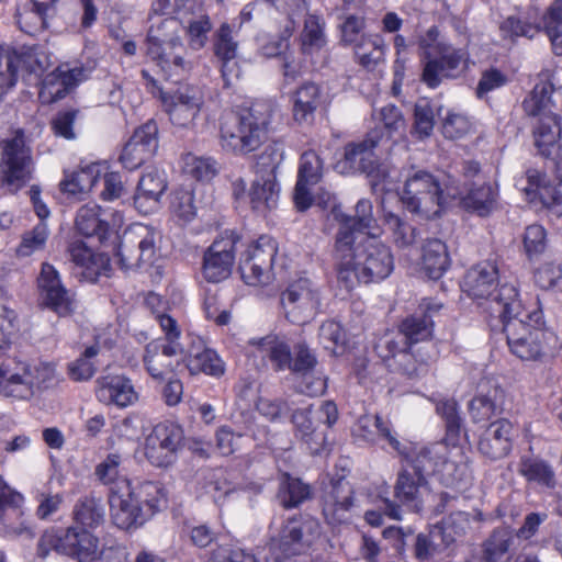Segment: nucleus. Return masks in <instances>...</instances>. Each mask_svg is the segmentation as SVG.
<instances>
[{"label":"nucleus","instance_id":"nucleus-63","mask_svg":"<svg viewBox=\"0 0 562 562\" xmlns=\"http://www.w3.org/2000/svg\"><path fill=\"white\" fill-rule=\"evenodd\" d=\"M48 237L47 226L43 223L37 224L32 231L26 232L16 249L18 256L27 257L34 251L44 247Z\"/></svg>","mask_w":562,"mask_h":562},{"label":"nucleus","instance_id":"nucleus-3","mask_svg":"<svg viewBox=\"0 0 562 562\" xmlns=\"http://www.w3.org/2000/svg\"><path fill=\"white\" fill-rule=\"evenodd\" d=\"M488 307L513 355L522 361H538L543 357V331L537 326L541 314L525 308L516 285L504 286Z\"/></svg>","mask_w":562,"mask_h":562},{"label":"nucleus","instance_id":"nucleus-36","mask_svg":"<svg viewBox=\"0 0 562 562\" xmlns=\"http://www.w3.org/2000/svg\"><path fill=\"white\" fill-rule=\"evenodd\" d=\"M249 198L252 210L260 214L274 209L279 201V187L276 179L257 176L249 191Z\"/></svg>","mask_w":562,"mask_h":562},{"label":"nucleus","instance_id":"nucleus-61","mask_svg":"<svg viewBox=\"0 0 562 562\" xmlns=\"http://www.w3.org/2000/svg\"><path fill=\"white\" fill-rule=\"evenodd\" d=\"M322 176L323 161L318 155L313 150L303 153L301 156L297 179L308 182L310 184H316L322 179Z\"/></svg>","mask_w":562,"mask_h":562},{"label":"nucleus","instance_id":"nucleus-59","mask_svg":"<svg viewBox=\"0 0 562 562\" xmlns=\"http://www.w3.org/2000/svg\"><path fill=\"white\" fill-rule=\"evenodd\" d=\"M121 462V454L110 453L95 467L94 475L102 484L114 487L121 480H127L120 474Z\"/></svg>","mask_w":562,"mask_h":562},{"label":"nucleus","instance_id":"nucleus-29","mask_svg":"<svg viewBox=\"0 0 562 562\" xmlns=\"http://www.w3.org/2000/svg\"><path fill=\"white\" fill-rule=\"evenodd\" d=\"M61 553L78 562L93 560L99 551V539L86 529L68 527L63 532Z\"/></svg>","mask_w":562,"mask_h":562},{"label":"nucleus","instance_id":"nucleus-11","mask_svg":"<svg viewBox=\"0 0 562 562\" xmlns=\"http://www.w3.org/2000/svg\"><path fill=\"white\" fill-rule=\"evenodd\" d=\"M437 57L426 61L422 80L429 88H437L445 79H456L464 71L468 53L447 43H438Z\"/></svg>","mask_w":562,"mask_h":562},{"label":"nucleus","instance_id":"nucleus-6","mask_svg":"<svg viewBox=\"0 0 562 562\" xmlns=\"http://www.w3.org/2000/svg\"><path fill=\"white\" fill-rule=\"evenodd\" d=\"M454 198V192L445 191L439 181L424 170H418L406 179L401 196L411 213L426 218L439 215L441 209Z\"/></svg>","mask_w":562,"mask_h":562},{"label":"nucleus","instance_id":"nucleus-16","mask_svg":"<svg viewBox=\"0 0 562 562\" xmlns=\"http://www.w3.org/2000/svg\"><path fill=\"white\" fill-rule=\"evenodd\" d=\"M498 280V270L493 262H481L472 267L465 274L463 281L464 292L474 300H483L481 304L483 311L492 318V312L488 304L496 297L499 291L512 283H503L496 288Z\"/></svg>","mask_w":562,"mask_h":562},{"label":"nucleus","instance_id":"nucleus-58","mask_svg":"<svg viewBox=\"0 0 562 562\" xmlns=\"http://www.w3.org/2000/svg\"><path fill=\"white\" fill-rule=\"evenodd\" d=\"M499 31L503 38L514 41L519 36L532 38L540 32V27L536 23L524 21L520 18L508 16L501 23Z\"/></svg>","mask_w":562,"mask_h":562},{"label":"nucleus","instance_id":"nucleus-19","mask_svg":"<svg viewBox=\"0 0 562 562\" xmlns=\"http://www.w3.org/2000/svg\"><path fill=\"white\" fill-rule=\"evenodd\" d=\"M158 149V126L148 121L135 130L125 144L120 160L126 169L134 170L150 159Z\"/></svg>","mask_w":562,"mask_h":562},{"label":"nucleus","instance_id":"nucleus-27","mask_svg":"<svg viewBox=\"0 0 562 562\" xmlns=\"http://www.w3.org/2000/svg\"><path fill=\"white\" fill-rule=\"evenodd\" d=\"M167 186L164 171L151 169L144 173L134 194L136 210L144 215L155 212L159 206L160 198L167 190Z\"/></svg>","mask_w":562,"mask_h":562},{"label":"nucleus","instance_id":"nucleus-56","mask_svg":"<svg viewBox=\"0 0 562 562\" xmlns=\"http://www.w3.org/2000/svg\"><path fill=\"white\" fill-rule=\"evenodd\" d=\"M21 57L15 53L0 49V100L14 87Z\"/></svg>","mask_w":562,"mask_h":562},{"label":"nucleus","instance_id":"nucleus-53","mask_svg":"<svg viewBox=\"0 0 562 562\" xmlns=\"http://www.w3.org/2000/svg\"><path fill=\"white\" fill-rule=\"evenodd\" d=\"M352 505V488L347 481H337L331 484L325 496V513L337 514L348 510Z\"/></svg>","mask_w":562,"mask_h":562},{"label":"nucleus","instance_id":"nucleus-7","mask_svg":"<svg viewBox=\"0 0 562 562\" xmlns=\"http://www.w3.org/2000/svg\"><path fill=\"white\" fill-rule=\"evenodd\" d=\"M156 319L165 333V338L153 340L146 346L144 363L153 379L162 381L179 364L183 348L178 341L181 333L176 319L164 313H157Z\"/></svg>","mask_w":562,"mask_h":562},{"label":"nucleus","instance_id":"nucleus-25","mask_svg":"<svg viewBox=\"0 0 562 562\" xmlns=\"http://www.w3.org/2000/svg\"><path fill=\"white\" fill-rule=\"evenodd\" d=\"M83 79V68L61 65L44 78L40 98L45 103L58 101Z\"/></svg>","mask_w":562,"mask_h":562},{"label":"nucleus","instance_id":"nucleus-8","mask_svg":"<svg viewBox=\"0 0 562 562\" xmlns=\"http://www.w3.org/2000/svg\"><path fill=\"white\" fill-rule=\"evenodd\" d=\"M157 252L155 233L145 225H133L120 237L115 257L121 269L136 270L153 263Z\"/></svg>","mask_w":562,"mask_h":562},{"label":"nucleus","instance_id":"nucleus-40","mask_svg":"<svg viewBox=\"0 0 562 562\" xmlns=\"http://www.w3.org/2000/svg\"><path fill=\"white\" fill-rule=\"evenodd\" d=\"M52 9L53 7L49 2L40 0L27 1L23 10L19 9L15 15L20 30L27 34H34L40 30H44L47 26V12Z\"/></svg>","mask_w":562,"mask_h":562},{"label":"nucleus","instance_id":"nucleus-41","mask_svg":"<svg viewBox=\"0 0 562 562\" xmlns=\"http://www.w3.org/2000/svg\"><path fill=\"white\" fill-rule=\"evenodd\" d=\"M358 63L368 70H373L384 61L385 43L380 36H362L355 45Z\"/></svg>","mask_w":562,"mask_h":562},{"label":"nucleus","instance_id":"nucleus-54","mask_svg":"<svg viewBox=\"0 0 562 562\" xmlns=\"http://www.w3.org/2000/svg\"><path fill=\"white\" fill-rule=\"evenodd\" d=\"M384 223L392 234L393 243L398 248H408L416 241V228L402 221L397 215L387 213L384 216Z\"/></svg>","mask_w":562,"mask_h":562},{"label":"nucleus","instance_id":"nucleus-49","mask_svg":"<svg viewBox=\"0 0 562 562\" xmlns=\"http://www.w3.org/2000/svg\"><path fill=\"white\" fill-rule=\"evenodd\" d=\"M99 179L97 166H88L67 176L60 182V190L70 195L90 191Z\"/></svg>","mask_w":562,"mask_h":562},{"label":"nucleus","instance_id":"nucleus-48","mask_svg":"<svg viewBox=\"0 0 562 562\" xmlns=\"http://www.w3.org/2000/svg\"><path fill=\"white\" fill-rule=\"evenodd\" d=\"M513 537L508 531L495 530L483 544L485 562H508L512 558Z\"/></svg>","mask_w":562,"mask_h":562},{"label":"nucleus","instance_id":"nucleus-18","mask_svg":"<svg viewBox=\"0 0 562 562\" xmlns=\"http://www.w3.org/2000/svg\"><path fill=\"white\" fill-rule=\"evenodd\" d=\"M238 236L226 234L213 241L203 257V276L209 282H221L232 273Z\"/></svg>","mask_w":562,"mask_h":562},{"label":"nucleus","instance_id":"nucleus-42","mask_svg":"<svg viewBox=\"0 0 562 562\" xmlns=\"http://www.w3.org/2000/svg\"><path fill=\"white\" fill-rule=\"evenodd\" d=\"M187 368L191 374L205 373L212 376H221L225 372V366L218 355L210 349L191 352L187 358Z\"/></svg>","mask_w":562,"mask_h":562},{"label":"nucleus","instance_id":"nucleus-30","mask_svg":"<svg viewBox=\"0 0 562 562\" xmlns=\"http://www.w3.org/2000/svg\"><path fill=\"white\" fill-rule=\"evenodd\" d=\"M428 491L427 479L414 474L408 468H402L394 485V496L403 505L418 513L423 508V495Z\"/></svg>","mask_w":562,"mask_h":562},{"label":"nucleus","instance_id":"nucleus-39","mask_svg":"<svg viewBox=\"0 0 562 562\" xmlns=\"http://www.w3.org/2000/svg\"><path fill=\"white\" fill-rule=\"evenodd\" d=\"M76 228L83 236H95L99 240H103L105 238L109 224L102 217L99 205L86 204L77 212Z\"/></svg>","mask_w":562,"mask_h":562},{"label":"nucleus","instance_id":"nucleus-12","mask_svg":"<svg viewBox=\"0 0 562 562\" xmlns=\"http://www.w3.org/2000/svg\"><path fill=\"white\" fill-rule=\"evenodd\" d=\"M130 480H121L110 488L109 504L113 524L123 530L142 526L147 519L143 505L135 499Z\"/></svg>","mask_w":562,"mask_h":562},{"label":"nucleus","instance_id":"nucleus-10","mask_svg":"<svg viewBox=\"0 0 562 562\" xmlns=\"http://www.w3.org/2000/svg\"><path fill=\"white\" fill-rule=\"evenodd\" d=\"M281 303L288 319L294 324H304L321 305L319 290L308 278H299L282 293Z\"/></svg>","mask_w":562,"mask_h":562},{"label":"nucleus","instance_id":"nucleus-46","mask_svg":"<svg viewBox=\"0 0 562 562\" xmlns=\"http://www.w3.org/2000/svg\"><path fill=\"white\" fill-rule=\"evenodd\" d=\"M132 495H134L137 503L143 505L145 513L148 514V518L160 510L165 504L166 495L164 488L157 482L146 481L136 486L132 485Z\"/></svg>","mask_w":562,"mask_h":562},{"label":"nucleus","instance_id":"nucleus-28","mask_svg":"<svg viewBox=\"0 0 562 562\" xmlns=\"http://www.w3.org/2000/svg\"><path fill=\"white\" fill-rule=\"evenodd\" d=\"M97 397L104 404L126 407L137 400V393L128 379L122 375H108L97 380Z\"/></svg>","mask_w":562,"mask_h":562},{"label":"nucleus","instance_id":"nucleus-5","mask_svg":"<svg viewBox=\"0 0 562 562\" xmlns=\"http://www.w3.org/2000/svg\"><path fill=\"white\" fill-rule=\"evenodd\" d=\"M0 183L9 193L15 194L33 178L32 148L26 143L23 130L0 143Z\"/></svg>","mask_w":562,"mask_h":562},{"label":"nucleus","instance_id":"nucleus-22","mask_svg":"<svg viewBox=\"0 0 562 562\" xmlns=\"http://www.w3.org/2000/svg\"><path fill=\"white\" fill-rule=\"evenodd\" d=\"M513 424L505 418L491 423L481 434L479 451L490 460H499L512 450Z\"/></svg>","mask_w":562,"mask_h":562},{"label":"nucleus","instance_id":"nucleus-57","mask_svg":"<svg viewBox=\"0 0 562 562\" xmlns=\"http://www.w3.org/2000/svg\"><path fill=\"white\" fill-rule=\"evenodd\" d=\"M99 353L97 345L86 348L83 353L77 360L68 364V374L74 381H87L95 372V366L91 361Z\"/></svg>","mask_w":562,"mask_h":562},{"label":"nucleus","instance_id":"nucleus-37","mask_svg":"<svg viewBox=\"0 0 562 562\" xmlns=\"http://www.w3.org/2000/svg\"><path fill=\"white\" fill-rule=\"evenodd\" d=\"M497 189L491 183H474L462 203L467 210L475 212L480 216H487L497 206Z\"/></svg>","mask_w":562,"mask_h":562},{"label":"nucleus","instance_id":"nucleus-4","mask_svg":"<svg viewBox=\"0 0 562 562\" xmlns=\"http://www.w3.org/2000/svg\"><path fill=\"white\" fill-rule=\"evenodd\" d=\"M273 115L267 102H256L243 109L238 115L221 124V146L236 155H247L258 149L267 139Z\"/></svg>","mask_w":562,"mask_h":562},{"label":"nucleus","instance_id":"nucleus-14","mask_svg":"<svg viewBox=\"0 0 562 562\" xmlns=\"http://www.w3.org/2000/svg\"><path fill=\"white\" fill-rule=\"evenodd\" d=\"M37 288L42 304L59 316H68L75 311V294L64 286L54 266L46 262L42 265Z\"/></svg>","mask_w":562,"mask_h":562},{"label":"nucleus","instance_id":"nucleus-32","mask_svg":"<svg viewBox=\"0 0 562 562\" xmlns=\"http://www.w3.org/2000/svg\"><path fill=\"white\" fill-rule=\"evenodd\" d=\"M471 519L483 520L482 513L476 510L473 514L462 510L452 512L435 525L434 535H440L442 546L449 547L465 536L471 527Z\"/></svg>","mask_w":562,"mask_h":562},{"label":"nucleus","instance_id":"nucleus-64","mask_svg":"<svg viewBox=\"0 0 562 562\" xmlns=\"http://www.w3.org/2000/svg\"><path fill=\"white\" fill-rule=\"evenodd\" d=\"M438 463L437 453H434L430 448H422L414 454L406 468L411 469L414 474L426 479L427 475L436 471Z\"/></svg>","mask_w":562,"mask_h":562},{"label":"nucleus","instance_id":"nucleus-26","mask_svg":"<svg viewBox=\"0 0 562 562\" xmlns=\"http://www.w3.org/2000/svg\"><path fill=\"white\" fill-rule=\"evenodd\" d=\"M71 261L79 269L77 272L89 282H97L101 276L109 277L110 259L104 254H93L82 241H74L68 247Z\"/></svg>","mask_w":562,"mask_h":562},{"label":"nucleus","instance_id":"nucleus-44","mask_svg":"<svg viewBox=\"0 0 562 562\" xmlns=\"http://www.w3.org/2000/svg\"><path fill=\"white\" fill-rule=\"evenodd\" d=\"M74 520L85 528H97L104 521V508L95 497H82L74 506Z\"/></svg>","mask_w":562,"mask_h":562},{"label":"nucleus","instance_id":"nucleus-17","mask_svg":"<svg viewBox=\"0 0 562 562\" xmlns=\"http://www.w3.org/2000/svg\"><path fill=\"white\" fill-rule=\"evenodd\" d=\"M161 26L150 27L147 34V55L157 63L161 70L167 71L172 68L183 70L186 63L182 56L184 47L178 36L167 35Z\"/></svg>","mask_w":562,"mask_h":562},{"label":"nucleus","instance_id":"nucleus-24","mask_svg":"<svg viewBox=\"0 0 562 562\" xmlns=\"http://www.w3.org/2000/svg\"><path fill=\"white\" fill-rule=\"evenodd\" d=\"M382 138L383 132L375 128L370 131L364 139L347 144L344 153V171L371 172L375 164L374 148Z\"/></svg>","mask_w":562,"mask_h":562},{"label":"nucleus","instance_id":"nucleus-33","mask_svg":"<svg viewBox=\"0 0 562 562\" xmlns=\"http://www.w3.org/2000/svg\"><path fill=\"white\" fill-rule=\"evenodd\" d=\"M440 307V304L424 302L422 314L412 315L402 322L400 331L409 345L426 340L431 336L434 323L430 313L438 312Z\"/></svg>","mask_w":562,"mask_h":562},{"label":"nucleus","instance_id":"nucleus-51","mask_svg":"<svg viewBox=\"0 0 562 562\" xmlns=\"http://www.w3.org/2000/svg\"><path fill=\"white\" fill-rule=\"evenodd\" d=\"M319 342L331 355L344 353L347 345V334L342 326L335 321H326L319 327Z\"/></svg>","mask_w":562,"mask_h":562},{"label":"nucleus","instance_id":"nucleus-52","mask_svg":"<svg viewBox=\"0 0 562 562\" xmlns=\"http://www.w3.org/2000/svg\"><path fill=\"white\" fill-rule=\"evenodd\" d=\"M284 158V149L281 143L273 142L266 146L258 156L256 162V175L259 177L276 179V173Z\"/></svg>","mask_w":562,"mask_h":562},{"label":"nucleus","instance_id":"nucleus-50","mask_svg":"<svg viewBox=\"0 0 562 562\" xmlns=\"http://www.w3.org/2000/svg\"><path fill=\"white\" fill-rule=\"evenodd\" d=\"M216 56L223 61L222 75L227 78L231 69L229 64L237 56L238 44L233 40L232 29L227 23L221 25L216 34V41L214 44Z\"/></svg>","mask_w":562,"mask_h":562},{"label":"nucleus","instance_id":"nucleus-1","mask_svg":"<svg viewBox=\"0 0 562 562\" xmlns=\"http://www.w3.org/2000/svg\"><path fill=\"white\" fill-rule=\"evenodd\" d=\"M552 92L553 87L548 82L536 85L522 106L528 115L539 117L533 130L535 145L541 156L554 160L558 183H547L546 175L537 169H528V186L524 190L531 201L538 196L546 207L562 216V125L560 115L554 112Z\"/></svg>","mask_w":562,"mask_h":562},{"label":"nucleus","instance_id":"nucleus-2","mask_svg":"<svg viewBox=\"0 0 562 562\" xmlns=\"http://www.w3.org/2000/svg\"><path fill=\"white\" fill-rule=\"evenodd\" d=\"M334 258L338 282L348 291L359 282L383 280L394 268L390 248L378 241V237L355 241V236L349 229L340 232L335 238Z\"/></svg>","mask_w":562,"mask_h":562},{"label":"nucleus","instance_id":"nucleus-35","mask_svg":"<svg viewBox=\"0 0 562 562\" xmlns=\"http://www.w3.org/2000/svg\"><path fill=\"white\" fill-rule=\"evenodd\" d=\"M504 391L492 385L485 393L477 394L471 400L469 411L474 423L485 422L503 411Z\"/></svg>","mask_w":562,"mask_h":562},{"label":"nucleus","instance_id":"nucleus-13","mask_svg":"<svg viewBox=\"0 0 562 562\" xmlns=\"http://www.w3.org/2000/svg\"><path fill=\"white\" fill-rule=\"evenodd\" d=\"M319 535L321 527L315 519H289L272 538L271 546L283 557L296 555L308 549Z\"/></svg>","mask_w":562,"mask_h":562},{"label":"nucleus","instance_id":"nucleus-20","mask_svg":"<svg viewBox=\"0 0 562 562\" xmlns=\"http://www.w3.org/2000/svg\"><path fill=\"white\" fill-rule=\"evenodd\" d=\"M331 213L339 223L335 238L340 232L348 231V228L355 236V241L380 236V229L373 216V206L370 200H359L355 207V215L345 214L338 206H334Z\"/></svg>","mask_w":562,"mask_h":562},{"label":"nucleus","instance_id":"nucleus-47","mask_svg":"<svg viewBox=\"0 0 562 562\" xmlns=\"http://www.w3.org/2000/svg\"><path fill=\"white\" fill-rule=\"evenodd\" d=\"M311 496L312 490L308 484L289 475H285L278 492V499L284 508L297 507Z\"/></svg>","mask_w":562,"mask_h":562},{"label":"nucleus","instance_id":"nucleus-55","mask_svg":"<svg viewBox=\"0 0 562 562\" xmlns=\"http://www.w3.org/2000/svg\"><path fill=\"white\" fill-rule=\"evenodd\" d=\"M301 42L304 54H312L319 50L326 44L323 23L319 18L310 15L305 20L304 30L301 34Z\"/></svg>","mask_w":562,"mask_h":562},{"label":"nucleus","instance_id":"nucleus-34","mask_svg":"<svg viewBox=\"0 0 562 562\" xmlns=\"http://www.w3.org/2000/svg\"><path fill=\"white\" fill-rule=\"evenodd\" d=\"M450 257L446 244L438 239H427L422 248V267L426 274L439 279L449 268Z\"/></svg>","mask_w":562,"mask_h":562},{"label":"nucleus","instance_id":"nucleus-31","mask_svg":"<svg viewBox=\"0 0 562 562\" xmlns=\"http://www.w3.org/2000/svg\"><path fill=\"white\" fill-rule=\"evenodd\" d=\"M203 104V98L196 89H186L175 95L169 109L170 121L173 125L189 127L193 124Z\"/></svg>","mask_w":562,"mask_h":562},{"label":"nucleus","instance_id":"nucleus-23","mask_svg":"<svg viewBox=\"0 0 562 562\" xmlns=\"http://www.w3.org/2000/svg\"><path fill=\"white\" fill-rule=\"evenodd\" d=\"M26 362L10 358L0 364V395L16 400L32 397V382L27 380Z\"/></svg>","mask_w":562,"mask_h":562},{"label":"nucleus","instance_id":"nucleus-62","mask_svg":"<svg viewBox=\"0 0 562 562\" xmlns=\"http://www.w3.org/2000/svg\"><path fill=\"white\" fill-rule=\"evenodd\" d=\"M435 125L434 110L428 100L422 99L414 106V130L419 137H428Z\"/></svg>","mask_w":562,"mask_h":562},{"label":"nucleus","instance_id":"nucleus-45","mask_svg":"<svg viewBox=\"0 0 562 562\" xmlns=\"http://www.w3.org/2000/svg\"><path fill=\"white\" fill-rule=\"evenodd\" d=\"M519 473L529 482H535L546 487L555 486V474L549 463L537 458H521Z\"/></svg>","mask_w":562,"mask_h":562},{"label":"nucleus","instance_id":"nucleus-21","mask_svg":"<svg viewBox=\"0 0 562 562\" xmlns=\"http://www.w3.org/2000/svg\"><path fill=\"white\" fill-rule=\"evenodd\" d=\"M212 205L213 196L206 194L202 186H181L172 192L170 201L171 213L183 223L193 221Z\"/></svg>","mask_w":562,"mask_h":562},{"label":"nucleus","instance_id":"nucleus-38","mask_svg":"<svg viewBox=\"0 0 562 562\" xmlns=\"http://www.w3.org/2000/svg\"><path fill=\"white\" fill-rule=\"evenodd\" d=\"M321 89L313 82L302 85L294 98L293 117L300 124H308L314 119V113L319 105Z\"/></svg>","mask_w":562,"mask_h":562},{"label":"nucleus","instance_id":"nucleus-15","mask_svg":"<svg viewBox=\"0 0 562 562\" xmlns=\"http://www.w3.org/2000/svg\"><path fill=\"white\" fill-rule=\"evenodd\" d=\"M183 430L170 423H160L154 427L145 441V456L156 467H167L175 460L181 447Z\"/></svg>","mask_w":562,"mask_h":562},{"label":"nucleus","instance_id":"nucleus-43","mask_svg":"<svg viewBox=\"0 0 562 562\" xmlns=\"http://www.w3.org/2000/svg\"><path fill=\"white\" fill-rule=\"evenodd\" d=\"M259 350L267 356L278 371L290 369L292 355L290 345L278 336H267L257 341Z\"/></svg>","mask_w":562,"mask_h":562},{"label":"nucleus","instance_id":"nucleus-9","mask_svg":"<svg viewBox=\"0 0 562 562\" xmlns=\"http://www.w3.org/2000/svg\"><path fill=\"white\" fill-rule=\"evenodd\" d=\"M278 252L276 240L268 235L260 236L243 252L238 270L243 281L252 286L266 285L272 281V266Z\"/></svg>","mask_w":562,"mask_h":562},{"label":"nucleus","instance_id":"nucleus-60","mask_svg":"<svg viewBox=\"0 0 562 562\" xmlns=\"http://www.w3.org/2000/svg\"><path fill=\"white\" fill-rule=\"evenodd\" d=\"M184 170L199 181H209L217 173L216 161L210 157L188 154L184 157Z\"/></svg>","mask_w":562,"mask_h":562}]
</instances>
